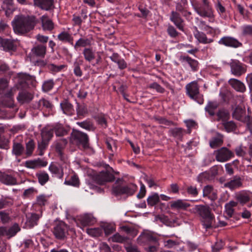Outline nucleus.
<instances>
[{
    "mask_svg": "<svg viewBox=\"0 0 252 252\" xmlns=\"http://www.w3.org/2000/svg\"><path fill=\"white\" fill-rule=\"evenodd\" d=\"M37 23L35 16L18 15L12 22V26L16 34L22 35L32 31Z\"/></svg>",
    "mask_w": 252,
    "mask_h": 252,
    "instance_id": "obj_1",
    "label": "nucleus"
},
{
    "mask_svg": "<svg viewBox=\"0 0 252 252\" xmlns=\"http://www.w3.org/2000/svg\"><path fill=\"white\" fill-rule=\"evenodd\" d=\"M192 213L197 215L206 229L212 227L215 216L212 213L211 209L208 205H196L191 210Z\"/></svg>",
    "mask_w": 252,
    "mask_h": 252,
    "instance_id": "obj_2",
    "label": "nucleus"
},
{
    "mask_svg": "<svg viewBox=\"0 0 252 252\" xmlns=\"http://www.w3.org/2000/svg\"><path fill=\"white\" fill-rule=\"evenodd\" d=\"M192 6L199 16L203 18H208L210 22H214L215 16L211 5H200L199 2H195L192 4Z\"/></svg>",
    "mask_w": 252,
    "mask_h": 252,
    "instance_id": "obj_3",
    "label": "nucleus"
},
{
    "mask_svg": "<svg viewBox=\"0 0 252 252\" xmlns=\"http://www.w3.org/2000/svg\"><path fill=\"white\" fill-rule=\"evenodd\" d=\"M71 138L80 148L86 149L89 147V137L86 133L79 130H73Z\"/></svg>",
    "mask_w": 252,
    "mask_h": 252,
    "instance_id": "obj_4",
    "label": "nucleus"
},
{
    "mask_svg": "<svg viewBox=\"0 0 252 252\" xmlns=\"http://www.w3.org/2000/svg\"><path fill=\"white\" fill-rule=\"evenodd\" d=\"M187 94L192 99L197 101L199 104L203 103V96L199 94V86L195 81L191 82L186 87Z\"/></svg>",
    "mask_w": 252,
    "mask_h": 252,
    "instance_id": "obj_5",
    "label": "nucleus"
},
{
    "mask_svg": "<svg viewBox=\"0 0 252 252\" xmlns=\"http://www.w3.org/2000/svg\"><path fill=\"white\" fill-rule=\"evenodd\" d=\"M137 243L141 245H151L159 242L155 233L148 230L144 231L137 238Z\"/></svg>",
    "mask_w": 252,
    "mask_h": 252,
    "instance_id": "obj_6",
    "label": "nucleus"
},
{
    "mask_svg": "<svg viewBox=\"0 0 252 252\" xmlns=\"http://www.w3.org/2000/svg\"><path fill=\"white\" fill-rule=\"evenodd\" d=\"M115 177L114 175L107 171H102L95 174L93 176V180L97 184L102 185L106 183L114 181Z\"/></svg>",
    "mask_w": 252,
    "mask_h": 252,
    "instance_id": "obj_7",
    "label": "nucleus"
},
{
    "mask_svg": "<svg viewBox=\"0 0 252 252\" xmlns=\"http://www.w3.org/2000/svg\"><path fill=\"white\" fill-rule=\"evenodd\" d=\"M53 233L58 240H64L67 233L66 225L63 222H60L54 227Z\"/></svg>",
    "mask_w": 252,
    "mask_h": 252,
    "instance_id": "obj_8",
    "label": "nucleus"
},
{
    "mask_svg": "<svg viewBox=\"0 0 252 252\" xmlns=\"http://www.w3.org/2000/svg\"><path fill=\"white\" fill-rule=\"evenodd\" d=\"M246 113L245 107L238 105L232 113V117L237 120L247 123L248 124L250 122V117L247 116Z\"/></svg>",
    "mask_w": 252,
    "mask_h": 252,
    "instance_id": "obj_9",
    "label": "nucleus"
},
{
    "mask_svg": "<svg viewBox=\"0 0 252 252\" xmlns=\"http://www.w3.org/2000/svg\"><path fill=\"white\" fill-rule=\"evenodd\" d=\"M216 159L220 162H224L234 156V153L226 147H222L216 152Z\"/></svg>",
    "mask_w": 252,
    "mask_h": 252,
    "instance_id": "obj_10",
    "label": "nucleus"
},
{
    "mask_svg": "<svg viewBox=\"0 0 252 252\" xmlns=\"http://www.w3.org/2000/svg\"><path fill=\"white\" fill-rule=\"evenodd\" d=\"M229 65L231 73L236 76H240L246 71V65L238 60H232Z\"/></svg>",
    "mask_w": 252,
    "mask_h": 252,
    "instance_id": "obj_11",
    "label": "nucleus"
},
{
    "mask_svg": "<svg viewBox=\"0 0 252 252\" xmlns=\"http://www.w3.org/2000/svg\"><path fill=\"white\" fill-rule=\"evenodd\" d=\"M244 179L239 176H235L229 181L224 185V188H228L231 190L241 188L243 186Z\"/></svg>",
    "mask_w": 252,
    "mask_h": 252,
    "instance_id": "obj_12",
    "label": "nucleus"
},
{
    "mask_svg": "<svg viewBox=\"0 0 252 252\" xmlns=\"http://www.w3.org/2000/svg\"><path fill=\"white\" fill-rule=\"evenodd\" d=\"M220 44L233 48H238L242 46V43L237 39L231 36H224L221 38L219 41Z\"/></svg>",
    "mask_w": 252,
    "mask_h": 252,
    "instance_id": "obj_13",
    "label": "nucleus"
},
{
    "mask_svg": "<svg viewBox=\"0 0 252 252\" xmlns=\"http://www.w3.org/2000/svg\"><path fill=\"white\" fill-rule=\"evenodd\" d=\"M124 182L123 178H118L115 183L112 185V194L115 196H120L124 194Z\"/></svg>",
    "mask_w": 252,
    "mask_h": 252,
    "instance_id": "obj_14",
    "label": "nucleus"
},
{
    "mask_svg": "<svg viewBox=\"0 0 252 252\" xmlns=\"http://www.w3.org/2000/svg\"><path fill=\"white\" fill-rule=\"evenodd\" d=\"M34 5L42 10H50L53 7V0H33Z\"/></svg>",
    "mask_w": 252,
    "mask_h": 252,
    "instance_id": "obj_15",
    "label": "nucleus"
},
{
    "mask_svg": "<svg viewBox=\"0 0 252 252\" xmlns=\"http://www.w3.org/2000/svg\"><path fill=\"white\" fill-rule=\"evenodd\" d=\"M170 208L173 210H186L190 206V204L186 202L182 199H178L169 202Z\"/></svg>",
    "mask_w": 252,
    "mask_h": 252,
    "instance_id": "obj_16",
    "label": "nucleus"
},
{
    "mask_svg": "<svg viewBox=\"0 0 252 252\" xmlns=\"http://www.w3.org/2000/svg\"><path fill=\"white\" fill-rule=\"evenodd\" d=\"M0 182L6 185H14L17 184L15 178L11 175L0 171Z\"/></svg>",
    "mask_w": 252,
    "mask_h": 252,
    "instance_id": "obj_17",
    "label": "nucleus"
},
{
    "mask_svg": "<svg viewBox=\"0 0 252 252\" xmlns=\"http://www.w3.org/2000/svg\"><path fill=\"white\" fill-rule=\"evenodd\" d=\"M0 46H2L5 51H14L17 48L13 40L2 39L1 37H0Z\"/></svg>",
    "mask_w": 252,
    "mask_h": 252,
    "instance_id": "obj_18",
    "label": "nucleus"
},
{
    "mask_svg": "<svg viewBox=\"0 0 252 252\" xmlns=\"http://www.w3.org/2000/svg\"><path fill=\"white\" fill-rule=\"evenodd\" d=\"M40 216L36 213H28L26 215V224L29 228H32L37 224Z\"/></svg>",
    "mask_w": 252,
    "mask_h": 252,
    "instance_id": "obj_19",
    "label": "nucleus"
},
{
    "mask_svg": "<svg viewBox=\"0 0 252 252\" xmlns=\"http://www.w3.org/2000/svg\"><path fill=\"white\" fill-rule=\"evenodd\" d=\"M203 196L208 197L212 200H215L218 198L217 192L214 191V188L211 185H207L203 188Z\"/></svg>",
    "mask_w": 252,
    "mask_h": 252,
    "instance_id": "obj_20",
    "label": "nucleus"
},
{
    "mask_svg": "<svg viewBox=\"0 0 252 252\" xmlns=\"http://www.w3.org/2000/svg\"><path fill=\"white\" fill-rule=\"evenodd\" d=\"M32 53L35 56L44 58L46 53V46L42 44L35 45L32 48Z\"/></svg>",
    "mask_w": 252,
    "mask_h": 252,
    "instance_id": "obj_21",
    "label": "nucleus"
},
{
    "mask_svg": "<svg viewBox=\"0 0 252 252\" xmlns=\"http://www.w3.org/2000/svg\"><path fill=\"white\" fill-rule=\"evenodd\" d=\"M40 19L43 30L51 31L54 29L53 22L47 15H43Z\"/></svg>",
    "mask_w": 252,
    "mask_h": 252,
    "instance_id": "obj_22",
    "label": "nucleus"
},
{
    "mask_svg": "<svg viewBox=\"0 0 252 252\" xmlns=\"http://www.w3.org/2000/svg\"><path fill=\"white\" fill-rule=\"evenodd\" d=\"M223 136L219 133H217V136L213 137L209 142L210 146L212 148H217L223 143Z\"/></svg>",
    "mask_w": 252,
    "mask_h": 252,
    "instance_id": "obj_23",
    "label": "nucleus"
},
{
    "mask_svg": "<svg viewBox=\"0 0 252 252\" xmlns=\"http://www.w3.org/2000/svg\"><path fill=\"white\" fill-rule=\"evenodd\" d=\"M228 83L237 91L244 92L246 90L244 84L237 79H230Z\"/></svg>",
    "mask_w": 252,
    "mask_h": 252,
    "instance_id": "obj_24",
    "label": "nucleus"
},
{
    "mask_svg": "<svg viewBox=\"0 0 252 252\" xmlns=\"http://www.w3.org/2000/svg\"><path fill=\"white\" fill-rule=\"evenodd\" d=\"M33 98V95L28 92L22 91L19 93L17 99L19 102L22 103L29 102Z\"/></svg>",
    "mask_w": 252,
    "mask_h": 252,
    "instance_id": "obj_25",
    "label": "nucleus"
},
{
    "mask_svg": "<svg viewBox=\"0 0 252 252\" xmlns=\"http://www.w3.org/2000/svg\"><path fill=\"white\" fill-rule=\"evenodd\" d=\"M79 220L83 226L92 225L95 221V219L90 214H86L81 217Z\"/></svg>",
    "mask_w": 252,
    "mask_h": 252,
    "instance_id": "obj_26",
    "label": "nucleus"
},
{
    "mask_svg": "<svg viewBox=\"0 0 252 252\" xmlns=\"http://www.w3.org/2000/svg\"><path fill=\"white\" fill-rule=\"evenodd\" d=\"M52 129L53 132H54L56 135L58 137L63 136L67 135L68 133V130L61 124L55 125Z\"/></svg>",
    "mask_w": 252,
    "mask_h": 252,
    "instance_id": "obj_27",
    "label": "nucleus"
},
{
    "mask_svg": "<svg viewBox=\"0 0 252 252\" xmlns=\"http://www.w3.org/2000/svg\"><path fill=\"white\" fill-rule=\"evenodd\" d=\"M170 19L172 22H174V23L177 27V28H178L180 30L183 29V21L181 18L179 14H178L176 12L172 11Z\"/></svg>",
    "mask_w": 252,
    "mask_h": 252,
    "instance_id": "obj_28",
    "label": "nucleus"
},
{
    "mask_svg": "<svg viewBox=\"0 0 252 252\" xmlns=\"http://www.w3.org/2000/svg\"><path fill=\"white\" fill-rule=\"evenodd\" d=\"M180 60L188 63L192 70H197L198 66V62L197 61L191 59L188 56H181L180 57Z\"/></svg>",
    "mask_w": 252,
    "mask_h": 252,
    "instance_id": "obj_29",
    "label": "nucleus"
},
{
    "mask_svg": "<svg viewBox=\"0 0 252 252\" xmlns=\"http://www.w3.org/2000/svg\"><path fill=\"white\" fill-rule=\"evenodd\" d=\"M49 170L52 174L55 175L58 178L62 179L63 177V172L62 167H59L56 165L51 163L49 167Z\"/></svg>",
    "mask_w": 252,
    "mask_h": 252,
    "instance_id": "obj_30",
    "label": "nucleus"
},
{
    "mask_svg": "<svg viewBox=\"0 0 252 252\" xmlns=\"http://www.w3.org/2000/svg\"><path fill=\"white\" fill-rule=\"evenodd\" d=\"M219 107V104L215 101H209L205 108L206 112H207L210 116H213L215 115V111Z\"/></svg>",
    "mask_w": 252,
    "mask_h": 252,
    "instance_id": "obj_31",
    "label": "nucleus"
},
{
    "mask_svg": "<svg viewBox=\"0 0 252 252\" xmlns=\"http://www.w3.org/2000/svg\"><path fill=\"white\" fill-rule=\"evenodd\" d=\"M21 230L19 224L15 223L12 226L7 228L6 227V236L8 239L14 236Z\"/></svg>",
    "mask_w": 252,
    "mask_h": 252,
    "instance_id": "obj_32",
    "label": "nucleus"
},
{
    "mask_svg": "<svg viewBox=\"0 0 252 252\" xmlns=\"http://www.w3.org/2000/svg\"><path fill=\"white\" fill-rule=\"evenodd\" d=\"M53 133L54 132L52 128H43L41 132L42 139L49 142L53 137Z\"/></svg>",
    "mask_w": 252,
    "mask_h": 252,
    "instance_id": "obj_33",
    "label": "nucleus"
},
{
    "mask_svg": "<svg viewBox=\"0 0 252 252\" xmlns=\"http://www.w3.org/2000/svg\"><path fill=\"white\" fill-rule=\"evenodd\" d=\"M67 144V140L64 138L60 139L55 142L56 151L60 156L62 155V151L65 147Z\"/></svg>",
    "mask_w": 252,
    "mask_h": 252,
    "instance_id": "obj_34",
    "label": "nucleus"
},
{
    "mask_svg": "<svg viewBox=\"0 0 252 252\" xmlns=\"http://www.w3.org/2000/svg\"><path fill=\"white\" fill-rule=\"evenodd\" d=\"M82 53L85 60L89 62H91L95 59V53L91 48H84Z\"/></svg>",
    "mask_w": 252,
    "mask_h": 252,
    "instance_id": "obj_35",
    "label": "nucleus"
},
{
    "mask_svg": "<svg viewBox=\"0 0 252 252\" xmlns=\"http://www.w3.org/2000/svg\"><path fill=\"white\" fill-rule=\"evenodd\" d=\"M60 105L63 113L66 114L70 115L73 111L72 105L67 100H64L61 103Z\"/></svg>",
    "mask_w": 252,
    "mask_h": 252,
    "instance_id": "obj_36",
    "label": "nucleus"
},
{
    "mask_svg": "<svg viewBox=\"0 0 252 252\" xmlns=\"http://www.w3.org/2000/svg\"><path fill=\"white\" fill-rule=\"evenodd\" d=\"M124 194L127 196L132 195L136 191L137 187L136 185L130 183L124 186Z\"/></svg>",
    "mask_w": 252,
    "mask_h": 252,
    "instance_id": "obj_37",
    "label": "nucleus"
},
{
    "mask_svg": "<svg viewBox=\"0 0 252 252\" xmlns=\"http://www.w3.org/2000/svg\"><path fill=\"white\" fill-rule=\"evenodd\" d=\"M169 132L174 137L182 140L185 130L181 127H175L170 129Z\"/></svg>",
    "mask_w": 252,
    "mask_h": 252,
    "instance_id": "obj_38",
    "label": "nucleus"
},
{
    "mask_svg": "<svg viewBox=\"0 0 252 252\" xmlns=\"http://www.w3.org/2000/svg\"><path fill=\"white\" fill-rule=\"evenodd\" d=\"M53 107V104L48 100L42 98L40 99L38 103V109L42 110L43 108H46L48 110H52Z\"/></svg>",
    "mask_w": 252,
    "mask_h": 252,
    "instance_id": "obj_39",
    "label": "nucleus"
},
{
    "mask_svg": "<svg viewBox=\"0 0 252 252\" xmlns=\"http://www.w3.org/2000/svg\"><path fill=\"white\" fill-rule=\"evenodd\" d=\"M36 176L38 179L39 183L42 185H44L49 180L48 174L45 171H40L36 174Z\"/></svg>",
    "mask_w": 252,
    "mask_h": 252,
    "instance_id": "obj_40",
    "label": "nucleus"
},
{
    "mask_svg": "<svg viewBox=\"0 0 252 252\" xmlns=\"http://www.w3.org/2000/svg\"><path fill=\"white\" fill-rule=\"evenodd\" d=\"M58 38L61 41L67 42L70 43L72 45L73 44V38L67 32H62L58 35Z\"/></svg>",
    "mask_w": 252,
    "mask_h": 252,
    "instance_id": "obj_41",
    "label": "nucleus"
},
{
    "mask_svg": "<svg viewBox=\"0 0 252 252\" xmlns=\"http://www.w3.org/2000/svg\"><path fill=\"white\" fill-rule=\"evenodd\" d=\"M236 198L242 204H245L250 200L249 194L246 192H239L236 196Z\"/></svg>",
    "mask_w": 252,
    "mask_h": 252,
    "instance_id": "obj_42",
    "label": "nucleus"
},
{
    "mask_svg": "<svg viewBox=\"0 0 252 252\" xmlns=\"http://www.w3.org/2000/svg\"><path fill=\"white\" fill-rule=\"evenodd\" d=\"M91 45V40L90 39L87 38H80L76 41L74 47L76 49L80 47H85L87 46H90Z\"/></svg>",
    "mask_w": 252,
    "mask_h": 252,
    "instance_id": "obj_43",
    "label": "nucleus"
},
{
    "mask_svg": "<svg viewBox=\"0 0 252 252\" xmlns=\"http://www.w3.org/2000/svg\"><path fill=\"white\" fill-rule=\"evenodd\" d=\"M24 151V146L19 143L14 142L12 147V153L16 156H20Z\"/></svg>",
    "mask_w": 252,
    "mask_h": 252,
    "instance_id": "obj_44",
    "label": "nucleus"
},
{
    "mask_svg": "<svg viewBox=\"0 0 252 252\" xmlns=\"http://www.w3.org/2000/svg\"><path fill=\"white\" fill-rule=\"evenodd\" d=\"M217 116L218 117V121L222 120V121L224 122L228 119L229 114L227 110L224 109H222L219 110L217 113Z\"/></svg>",
    "mask_w": 252,
    "mask_h": 252,
    "instance_id": "obj_45",
    "label": "nucleus"
},
{
    "mask_svg": "<svg viewBox=\"0 0 252 252\" xmlns=\"http://www.w3.org/2000/svg\"><path fill=\"white\" fill-rule=\"evenodd\" d=\"M0 219L3 224L8 223L11 220L9 211H0Z\"/></svg>",
    "mask_w": 252,
    "mask_h": 252,
    "instance_id": "obj_46",
    "label": "nucleus"
},
{
    "mask_svg": "<svg viewBox=\"0 0 252 252\" xmlns=\"http://www.w3.org/2000/svg\"><path fill=\"white\" fill-rule=\"evenodd\" d=\"M213 179L208 171L203 172L200 173L197 177V181L200 183H203L206 181H211Z\"/></svg>",
    "mask_w": 252,
    "mask_h": 252,
    "instance_id": "obj_47",
    "label": "nucleus"
},
{
    "mask_svg": "<svg viewBox=\"0 0 252 252\" xmlns=\"http://www.w3.org/2000/svg\"><path fill=\"white\" fill-rule=\"evenodd\" d=\"M159 201V197L157 193H154L147 199L148 204L151 206H154Z\"/></svg>",
    "mask_w": 252,
    "mask_h": 252,
    "instance_id": "obj_48",
    "label": "nucleus"
},
{
    "mask_svg": "<svg viewBox=\"0 0 252 252\" xmlns=\"http://www.w3.org/2000/svg\"><path fill=\"white\" fill-rule=\"evenodd\" d=\"M109 240H111L113 242L122 243L126 242L128 240V238L122 236L119 233H117L110 237Z\"/></svg>",
    "mask_w": 252,
    "mask_h": 252,
    "instance_id": "obj_49",
    "label": "nucleus"
},
{
    "mask_svg": "<svg viewBox=\"0 0 252 252\" xmlns=\"http://www.w3.org/2000/svg\"><path fill=\"white\" fill-rule=\"evenodd\" d=\"M196 38L199 41V42L203 43H210L213 42L211 39H208L205 33L203 32H198L195 35Z\"/></svg>",
    "mask_w": 252,
    "mask_h": 252,
    "instance_id": "obj_50",
    "label": "nucleus"
},
{
    "mask_svg": "<svg viewBox=\"0 0 252 252\" xmlns=\"http://www.w3.org/2000/svg\"><path fill=\"white\" fill-rule=\"evenodd\" d=\"M156 219L157 220H160L161 222L167 226H171L172 224V221L168 219L167 216L164 215H158L156 217Z\"/></svg>",
    "mask_w": 252,
    "mask_h": 252,
    "instance_id": "obj_51",
    "label": "nucleus"
},
{
    "mask_svg": "<svg viewBox=\"0 0 252 252\" xmlns=\"http://www.w3.org/2000/svg\"><path fill=\"white\" fill-rule=\"evenodd\" d=\"M121 230L125 232L126 234L131 235L133 237L136 236L137 234V230L132 227L127 226H123L121 227Z\"/></svg>",
    "mask_w": 252,
    "mask_h": 252,
    "instance_id": "obj_52",
    "label": "nucleus"
},
{
    "mask_svg": "<svg viewBox=\"0 0 252 252\" xmlns=\"http://www.w3.org/2000/svg\"><path fill=\"white\" fill-rule=\"evenodd\" d=\"M35 147V144L34 141L32 139L30 140L26 144V155L27 156H30L32 155L33 151Z\"/></svg>",
    "mask_w": 252,
    "mask_h": 252,
    "instance_id": "obj_53",
    "label": "nucleus"
},
{
    "mask_svg": "<svg viewBox=\"0 0 252 252\" xmlns=\"http://www.w3.org/2000/svg\"><path fill=\"white\" fill-rule=\"evenodd\" d=\"M65 66L64 65H56L51 63L47 65V68L53 72H58L64 68Z\"/></svg>",
    "mask_w": 252,
    "mask_h": 252,
    "instance_id": "obj_54",
    "label": "nucleus"
},
{
    "mask_svg": "<svg viewBox=\"0 0 252 252\" xmlns=\"http://www.w3.org/2000/svg\"><path fill=\"white\" fill-rule=\"evenodd\" d=\"M49 142L41 140V141L38 142V150L39 151L38 154L40 156H42L44 154V151L46 149Z\"/></svg>",
    "mask_w": 252,
    "mask_h": 252,
    "instance_id": "obj_55",
    "label": "nucleus"
},
{
    "mask_svg": "<svg viewBox=\"0 0 252 252\" xmlns=\"http://www.w3.org/2000/svg\"><path fill=\"white\" fill-rule=\"evenodd\" d=\"M64 184L67 185H72L75 187H78L79 185V181L76 176L73 175L69 180H65Z\"/></svg>",
    "mask_w": 252,
    "mask_h": 252,
    "instance_id": "obj_56",
    "label": "nucleus"
},
{
    "mask_svg": "<svg viewBox=\"0 0 252 252\" xmlns=\"http://www.w3.org/2000/svg\"><path fill=\"white\" fill-rule=\"evenodd\" d=\"M54 83L52 80H47L44 82V83L42 85V90L44 92H47L51 90L53 86Z\"/></svg>",
    "mask_w": 252,
    "mask_h": 252,
    "instance_id": "obj_57",
    "label": "nucleus"
},
{
    "mask_svg": "<svg viewBox=\"0 0 252 252\" xmlns=\"http://www.w3.org/2000/svg\"><path fill=\"white\" fill-rule=\"evenodd\" d=\"M216 9L220 16L222 18L225 19L226 17L225 8L220 1H218L216 5Z\"/></svg>",
    "mask_w": 252,
    "mask_h": 252,
    "instance_id": "obj_58",
    "label": "nucleus"
},
{
    "mask_svg": "<svg viewBox=\"0 0 252 252\" xmlns=\"http://www.w3.org/2000/svg\"><path fill=\"white\" fill-rule=\"evenodd\" d=\"M82 62V61H79L74 63V73L77 77H81L82 75V71L80 67Z\"/></svg>",
    "mask_w": 252,
    "mask_h": 252,
    "instance_id": "obj_59",
    "label": "nucleus"
},
{
    "mask_svg": "<svg viewBox=\"0 0 252 252\" xmlns=\"http://www.w3.org/2000/svg\"><path fill=\"white\" fill-rule=\"evenodd\" d=\"M87 233L94 237H97L100 235L102 233L101 230L99 228H88Z\"/></svg>",
    "mask_w": 252,
    "mask_h": 252,
    "instance_id": "obj_60",
    "label": "nucleus"
},
{
    "mask_svg": "<svg viewBox=\"0 0 252 252\" xmlns=\"http://www.w3.org/2000/svg\"><path fill=\"white\" fill-rule=\"evenodd\" d=\"M77 125L87 130H91L93 127V124L89 120H86L81 122H77Z\"/></svg>",
    "mask_w": 252,
    "mask_h": 252,
    "instance_id": "obj_61",
    "label": "nucleus"
},
{
    "mask_svg": "<svg viewBox=\"0 0 252 252\" xmlns=\"http://www.w3.org/2000/svg\"><path fill=\"white\" fill-rule=\"evenodd\" d=\"M148 245V247L145 248V250L147 252H157L159 248V243L158 242L157 243H152V244Z\"/></svg>",
    "mask_w": 252,
    "mask_h": 252,
    "instance_id": "obj_62",
    "label": "nucleus"
},
{
    "mask_svg": "<svg viewBox=\"0 0 252 252\" xmlns=\"http://www.w3.org/2000/svg\"><path fill=\"white\" fill-rule=\"evenodd\" d=\"M186 124L187 127H188V133H190L191 132V129L195 128L197 126V123L192 120H187L184 121Z\"/></svg>",
    "mask_w": 252,
    "mask_h": 252,
    "instance_id": "obj_63",
    "label": "nucleus"
},
{
    "mask_svg": "<svg viewBox=\"0 0 252 252\" xmlns=\"http://www.w3.org/2000/svg\"><path fill=\"white\" fill-rule=\"evenodd\" d=\"M242 33L244 36H252V26L246 25L243 26L242 28Z\"/></svg>",
    "mask_w": 252,
    "mask_h": 252,
    "instance_id": "obj_64",
    "label": "nucleus"
}]
</instances>
